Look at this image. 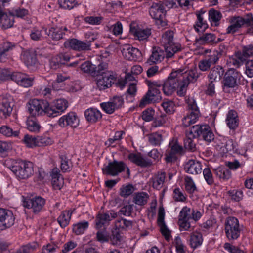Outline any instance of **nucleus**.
Returning a JSON list of instances; mask_svg holds the SVG:
<instances>
[{"label":"nucleus","instance_id":"obj_1","mask_svg":"<svg viewBox=\"0 0 253 253\" xmlns=\"http://www.w3.org/2000/svg\"><path fill=\"white\" fill-rule=\"evenodd\" d=\"M187 138L184 140L185 147L190 150L194 151L195 148V143L193 139L197 137H201L208 142H211L214 139V134L210 127L207 125H197L192 127L187 132Z\"/></svg>","mask_w":253,"mask_h":253},{"label":"nucleus","instance_id":"obj_2","mask_svg":"<svg viewBox=\"0 0 253 253\" xmlns=\"http://www.w3.org/2000/svg\"><path fill=\"white\" fill-rule=\"evenodd\" d=\"M4 165L19 179L28 178L34 172L33 165L30 162L7 159L5 161Z\"/></svg>","mask_w":253,"mask_h":253},{"label":"nucleus","instance_id":"obj_3","mask_svg":"<svg viewBox=\"0 0 253 253\" xmlns=\"http://www.w3.org/2000/svg\"><path fill=\"white\" fill-rule=\"evenodd\" d=\"M215 147L221 155L228 152L236 153L244 155L246 150L244 148H239L238 144L227 137L219 136L215 139Z\"/></svg>","mask_w":253,"mask_h":253},{"label":"nucleus","instance_id":"obj_4","mask_svg":"<svg viewBox=\"0 0 253 253\" xmlns=\"http://www.w3.org/2000/svg\"><path fill=\"white\" fill-rule=\"evenodd\" d=\"M160 42L164 48L167 58H172L175 54L181 50V44L173 40V32L172 31L165 32L162 36Z\"/></svg>","mask_w":253,"mask_h":253},{"label":"nucleus","instance_id":"obj_5","mask_svg":"<svg viewBox=\"0 0 253 253\" xmlns=\"http://www.w3.org/2000/svg\"><path fill=\"white\" fill-rule=\"evenodd\" d=\"M149 89L146 95L141 100L139 106L144 107L150 103H157L162 99V96L159 88L162 87V82L156 81L148 84Z\"/></svg>","mask_w":253,"mask_h":253},{"label":"nucleus","instance_id":"obj_6","mask_svg":"<svg viewBox=\"0 0 253 253\" xmlns=\"http://www.w3.org/2000/svg\"><path fill=\"white\" fill-rule=\"evenodd\" d=\"M28 111L32 116L48 117L49 102L43 99H33L30 100L27 104Z\"/></svg>","mask_w":253,"mask_h":253},{"label":"nucleus","instance_id":"obj_7","mask_svg":"<svg viewBox=\"0 0 253 253\" xmlns=\"http://www.w3.org/2000/svg\"><path fill=\"white\" fill-rule=\"evenodd\" d=\"M183 70H174L168 76V78L162 83V90L164 94L168 96H171L176 91L178 78L183 73Z\"/></svg>","mask_w":253,"mask_h":253},{"label":"nucleus","instance_id":"obj_8","mask_svg":"<svg viewBox=\"0 0 253 253\" xmlns=\"http://www.w3.org/2000/svg\"><path fill=\"white\" fill-rule=\"evenodd\" d=\"M230 25L227 28V33H234L242 26H249L253 24V16L251 14L246 15L244 17H233L230 19Z\"/></svg>","mask_w":253,"mask_h":253},{"label":"nucleus","instance_id":"obj_9","mask_svg":"<svg viewBox=\"0 0 253 253\" xmlns=\"http://www.w3.org/2000/svg\"><path fill=\"white\" fill-rule=\"evenodd\" d=\"M149 13L152 18L155 20L158 26L164 27L167 25L165 20L166 10L161 3H153L149 9Z\"/></svg>","mask_w":253,"mask_h":253},{"label":"nucleus","instance_id":"obj_10","mask_svg":"<svg viewBox=\"0 0 253 253\" xmlns=\"http://www.w3.org/2000/svg\"><path fill=\"white\" fill-rule=\"evenodd\" d=\"M68 102L65 99L60 98L54 100L51 103L49 102L48 117L54 118L63 113L68 107Z\"/></svg>","mask_w":253,"mask_h":253},{"label":"nucleus","instance_id":"obj_11","mask_svg":"<svg viewBox=\"0 0 253 253\" xmlns=\"http://www.w3.org/2000/svg\"><path fill=\"white\" fill-rule=\"evenodd\" d=\"M22 202L23 207L28 209H32L35 213L40 212L45 203V200L40 196H37L32 199L22 196Z\"/></svg>","mask_w":253,"mask_h":253},{"label":"nucleus","instance_id":"obj_12","mask_svg":"<svg viewBox=\"0 0 253 253\" xmlns=\"http://www.w3.org/2000/svg\"><path fill=\"white\" fill-rule=\"evenodd\" d=\"M13 107L12 97L8 94L0 96V118L5 119L10 116Z\"/></svg>","mask_w":253,"mask_h":253},{"label":"nucleus","instance_id":"obj_13","mask_svg":"<svg viewBox=\"0 0 253 253\" xmlns=\"http://www.w3.org/2000/svg\"><path fill=\"white\" fill-rule=\"evenodd\" d=\"M130 33L135 39L139 41H146L151 34V30L142 27L136 22H133L130 25Z\"/></svg>","mask_w":253,"mask_h":253},{"label":"nucleus","instance_id":"obj_14","mask_svg":"<svg viewBox=\"0 0 253 253\" xmlns=\"http://www.w3.org/2000/svg\"><path fill=\"white\" fill-rule=\"evenodd\" d=\"M242 78L241 74L236 70L231 68L226 73L224 79V89L236 86Z\"/></svg>","mask_w":253,"mask_h":253},{"label":"nucleus","instance_id":"obj_15","mask_svg":"<svg viewBox=\"0 0 253 253\" xmlns=\"http://www.w3.org/2000/svg\"><path fill=\"white\" fill-rule=\"evenodd\" d=\"M225 232L229 240L236 239L240 235L238 220L237 218L229 217L225 223Z\"/></svg>","mask_w":253,"mask_h":253},{"label":"nucleus","instance_id":"obj_16","mask_svg":"<svg viewBox=\"0 0 253 253\" xmlns=\"http://www.w3.org/2000/svg\"><path fill=\"white\" fill-rule=\"evenodd\" d=\"M114 81V76L112 72H105L104 74L98 76L96 84L99 90H104L110 87Z\"/></svg>","mask_w":253,"mask_h":253},{"label":"nucleus","instance_id":"obj_17","mask_svg":"<svg viewBox=\"0 0 253 253\" xmlns=\"http://www.w3.org/2000/svg\"><path fill=\"white\" fill-rule=\"evenodd\" d=\"M11 78L17 84L24 87H29L33 84L34 77L21 72L13 73Z\"/></svg>","mask_w":253,"mask_h":253},{"label":"nucleus","instance_id":"obj_18","mask_svg":"<svg viewBox=\"0 0 253 253\" xmlns=\"http://www.w3.org/2000/svg\"><path fill=\"white\" fill-rule=\"evenodd\" d=\"M79 119L75 113L71 112L61 117L58 121V124L61 127L67 126L76 127L79 126Z\"/></svg>","mask_w":253,"mask_h":253},{"label":"nucleus","instance_id":"obj_19","mask_svg":"<svg viewBox=\"0 0 253 253\" xmlns=\"http://www.w3.org/2000/svg\"><path fill=\"white\" fill-rule=\"evenodd\" d=\"M117 213L113 211H109L104 213H99L95 220V227L97 229L102 228L105 224L117 216Z\"/></svg>","mask_w":253,"mask_h":253},{"label":"nucleus","instance_id":"obj_20","mask_svg":"<svg viewBox=\"0 0 253 253\" xmlns=\"http://www.w3.org/2000/svg\"><path fill=\"white\" fill-rule=\"evenodd\" d=\"M125 164L122 162L114 161L102 168L104 173L115 176L125 170Z\"/></svg>","mask_w":253,"mask_h":253},{"label":"nucleus","instance_id":"obj_21","mask_svg":"<svg viewBox=\"0 0 253 253\" xmlns=\"http://www.w3.org/2000/svg\"><path fill=\"white\" fill-rule=\"evenodd\" d=\"M64 46L67 48L72 49L75 50H89L90 44L88 42L72 39L66 41L64 42Z\"/></svg>","mask_w":253,"mask_h":253},{"label":"nucleus","instance_id":"obj_22","mask_svg":"<svg viewBox=\"0 0 253 253\" xmlns=\"http://www.w3.org/2000/svg\"><path fill=\"white\" fill-rule=\"evenodd\" d=\"M123 56L128 60H136L141 55V52L130 45H125L122 50Z\"/></svg>","mask_w":253,"mask_h":253},{"label":"nucleus","instance_id":"obj_23","mask_svg":"<svg viewBox=\"0 0 253 253\" xmlns=\"http://www.w3.org/2000/svg\"><path fill=\"white\" fill-rule=\"evenodd\" d=\"M170 149L168 150L166 154V161L167 162H172L176 158V154L181 153L182 150V147L176 141H172L169 142Z\"/></svg>","mask_w":253,"mask_h":253},{"label":"nucleus","instance_id":"obj_24","mask_svg":"<svg viewBox=\"0 0 253 253\" xmlns=\"http://www.w3.org/2000/svg\"><path fill=\"white\" fill-rule=\"evenodd\" d=\"M51 183L55 190L61 189L64 185V179L57 168L52 169L50 172Z\"/></svg>","mask_w":253,"mask_h":253},{"label":"nucleus","instance_id":"obj_25","mask_svg":"<svg viewBox=\"0 0 253 253\" xmlns=\"http://www.w3.org/2000/svg\"><path fill=\"white\" fill-rule=\"evenodd\" d=\"M184 169L187 173L192 174H197L201 172L202 168L200 162L191 159L186 163L184 166Z\"/></svg>","mask_w":253,"mask_h":253},{"label":"nucleus","instance_id":"obj_26","mask_svg":"<svg viewBox=\"0 0 253 253\" xmlns=\"http://www.w3.org/2000/svg\"><path fill=\"white\" fill-rule=\"evenodd\" d=\"M2 224L1 230H4L12 226L15 221L13 212L8 210L2 209Z\"/></svg>","mask_w":253,"mask_h":253},{"label":"nucleus","instance_id":"obj_27","mask_svg":"<svg viewBox=\"0 0 253 253\" xmlns=\"http://www.w3.org/2000/svg\"><path fill=\"white\" fill-rule=\"evenodd\" d=\"M84 116L86 120L90 123L98 121L102 118V114L97 108L90 107L84 112Z\"/></svg>","mask_w":253,"mask_h":253},{"label":"nucleus","instance_id":"obj_28","mask_svg":"<svg viewBox=\"0 0 253 253\" xmlns=\"http://www.w3.org/2000/svg\"><path fill=\"white\" fill-rule=\"evenodd\" d=\"M20 58L28 68H30L31 66L35 65L36 62L35 53L30 50L23 51Z\"/></svg>","mask_w":253,"mask_h":253},{"label":"nucleus","instance_id":"obj_29","mask_svg":"<svg viewBox=\"0 0 253 253\" xmlns=\"http://www.w3.org/2000/svg\"><path fill=\"white\" fill-rule=\"evenodd\" d=\"M20 133L18 129H13L9 126L2 125L0 127V134L7 138H18Z\"/></svg>","mask_w":253,"mask_h":253},{"label":"nucleus","instance_id":"obj_30","mask_svg":"<svg viewBox=\"0 0 253 253\" xmlns=\"http://www.w3.org/2000/svg\"><path fill=\"white\" fill-rule=\"evenodd\" d=\"M226 122L230 129H234L237 128L239 125L237 113L234 110H230L227 114Z\"/></svg>","mask_w":253,"mask_h":253},{"label":"nucleus","instance_id":"obj_31","mask_svg":"<svg viewBox=\"0 0 253 253\" xmlns=\"http://www.w3.org/2000/svg\"><path fill=\"white\" fill-rule=\"evenodd\" d=\"M14 23L13 16L4 13L0 10V24L2 28L7 29L11 27Z\"/></svg>","mask_w":253,"mask_h":253},{"label":"nucleus","instance_id":"obj_32","mask_svg":"<svg viewBox=\"0 0 253 253\" xmlns=\"http://www.w3.org/2000/svg\"><path fill=\"white\" fill-rule=\"evenodd\" d=\"M67 28L62 27H56L51 28L47 33L48 36L52 39L59 40L62 38L64 31Z\"/></svg>","mask_w":253,"mask_h":253},{"label":"nucleus","instance_id":"obj_33","mask_svg":"<svg viewBox=\"0 0 253 253\" xmlns=\"http://www.w3.org/2000/svg\"><path fill=\"white\" fill-rule=\"evenodd\" d=\"M73 211H64L61 212L57 219L58 222L62 228L66 227L70 223Z\"/></svg>","mask_w":253,"mask_h":253},{"label":"nucleus","instance_id":"obj_34","mask_svg":"<svg viewBox=\"0 0 253 253\" xmlns=\"http://www.w3.org/2000/svg\"><path fill=\"white\" fill-rule=\"evenodd\" d=\"M199 115V110L190 111L189 113L183 119V125L185 126H188L190 125L195 123L198 120Z\"/></svg>","mask_w":253,"mask_h":253},{"label":"nucleus","instance_id":"obj_35","mask_svg":"<svg viewBox=\"0 0 253 253\" xmlns=\"http://www.w3.org/2000/svg\"><path fill=\"white\" fill-rule=\"evenodd\" d=\"M203 241V236L200 232L195 231L191 234L190 239V245L191 248L196 249L200 247Z\"/></svg>","mask_w":253,"mask_h":253},{"label":"nucleus","instance_id":"obj_36","mask_svg":"<svg viewBox=\"0 0 253 253\" xmlns=\"http://www.w3.org/2000/svg\"><path fill=\"white\" fill-rule=\"evenodd\" d=\"M189 84L188 81H185L183 79L181 80L180 78H178L176 88V93L178 96L181 97L185 95Z\"/></svg>","mask_w":253,"mask_h":253},{"label":"nucleus","instance_id":"obj_37","mask_svg":"<svg viewBox=\"0 0 253 253\" xmlns=\"http://www.w3.org/2000/svg\"><path fill=\"white\" fill-rule=\"evenodd\" d=\"M183 70V73L182 75L180 76V77L183 75V79H184L185 81H188V84L190 82H192L197 80L198 78V74L197 72V70L195 69L193 70H191L189 71L188 72L187 71H185V69H179L177 70Z\"/></svg>","mask_w":253,"mask_h":253},{"label":"nucleus","instance_id":"obj_38","mask_svg":"<svg viewBox=\"0 0 253 253\" xmlns=\"http://www.w3.org/2000/svg\"><path fill=\"white\" fill-rule=\"evenodd\" d=\"M164 52L160 49H153L151 55L149 59V63H157L160 62L164 58Z\"/></svg>","mask_w":253,"mask_h":253},{"label":"nucleus","instance_id":"obj_39","mask_svg":"<svg viewBox=\"0 0 253 253\" xmlns=\"http://www.w3.org/2000/svg\"><path fill=\"white\" fill-rule=\"evenodd\" d=\"M88 226L89 223L87 221L80 222L73 225V231L76 235H81L84 233Z\"/></svg>","mask_w":253,"mask_h":253},{"label":"nucleus","instance_id":"obj_40","mask_svg":"<svg viewBox=\"0 0 253 253\" xmlns=\"http://www.w3.org/2000/svg\"><path fill=\"white\" fill-rule=\"evenodd\" d=\"M27 128L31 132L38 133L42 126L35 119L28 118L26 122Z\"/></svg>","mask_w":253,"mask_h":253},{"label":"nucleus","instance_id":"obj_41","mask_svg":"<svg viewBox=\"0 0 253 253\" xmlns=\"http://www.w3.org/2000/svg\"><path fill=\"white\" fill-rule=\"evenodd\" d=\"M221 17L220 12L213 9H211L209 11V19L213 26H216L219 24Z\"/></svg>","mask_w":253,"mask_h":253},{"label":"nucleus","instance_id":"obj_42","mask_svg":"<svg viewBox=\"0 0 253 253\" xmlns=\"http://www.w3.org/2000/svg\"><path fill=\"white\" fill-rule=\"evenodd\" d=\"M129 160L132 163L140 166H146L147 163L140 153H130L128 155Z\"/></svg>","mask_w":253,"mask_h":253},{"label":"nucleus","instance_id":"obj_43","mask_svg":"<svg viewBox=\"0 0 253 253\" xmlns=\"http://www.w3.org/2000/svg\"><path fill=\"white\" fill-rule=\"evenodd\" d=\"M148 198L149 195L147 193L138 192L134 196L133 201L136 204L143 205L147 203Z\"/></svg>","mask_w":253,"mask_h":253},{"label":"nucleus","instance_id":"obj_44","mask_svg":"<svg viewBox=\"0 0 253 253\" xmlns=\"http://www.w3.org/2000/svg\"><path fill=\"white\" fill-rule=\"evenodd\" d=\"M215 171L216 175L220 179L227 180L231 177V172L230 170L224 167H219L215 169Z\"/></svg>","mask_w":253,"mask_h":253},{"label":"nucleus","instance_id":"obj_45","mask_svg":"<svg viewBox=\"0 0 253 253\" xmlns=\"http://www.w3.org/2000/svg\"><path fill=\"white\" fill-rule=\"evenodd\" d=\"M169 123V117L166 115L163 114L153 121L152 126L154 127H161Z\"/></svg>","mask_w":253,"mask_h":253},{"label":"nucleus","instance_id":"obj_46","mask_svg":"<svg viewBox=\"0 0 253 253\" xmlns=\"http://www.w3.org/2000/svg\"><path fill=\"white\" fill-rule=\"evenodd\" d=\"M70 57L68 54H61L56 57L53 58L50 61V64L51 66L64 64L67 63Z\"/></svg>","mask_w":253,"mask_h":253},{"label":"nucleus","instance_id":"obj_47","mask_svg":"<svg viewBox=\"0 0 253 253\" xmlns=\"http://www.w3.org/2000/svg\"><path fill=\"white\" fill-rule=\"evenodd\" d=\"M60 6L65 9L71 10L79 5L77 0H58Z\"/></svg>","mask_w":253,"mask_h":253},{"label":"nucleus","instance_id":"obj_48","mask_svg":"<svg viewBox=\"0 0 253 253\" xmlns=\"http://www.w3.org/2000/svg\"><path fill=\"white\" fill-rule=\"evenodd\" d=\"M38 147H45L54 143L53 138L46 136H37Z\"/></svg>","mask_w":253,"mask_h":253},{"label":"nucleus","instance_id":"obj_49","mask_svg":"<svg viewBox=\"0 0 253 253\" xmlns=\"http://www.w3.org/2000/svg\"><path fill=\"white\" fill-rule=\"evenodd\" d=\"M25 145L30 148L38 147L37 136L35 137L30 135H25L23 139Z\"/></svg>","mask_w":253,"mask_h":253},{"label":"nucleus","instance_id":"obj_50","mask_svg":"<svg viewBox=\"0 0 253 253\" xmlns=\"http://www.w3.org/2000/svg\"><path fill=\"white\" fill-rule=\"evenodd\" d=\"M184 185L186 191L192 194L196 190V185L193 179L189 176H186L184 178Z\"/></svg>","mask_w":253,"mask_h":253},{"label":"nucleus","instance_id":"obj_51","mask_svg":"<svg viewBox=\"0 0 253 253\" xmlns=\"http://www.w3.org/2000/svg\"><path fill=\"white\" fill-rule=\"evenodd\" d=\"M219 41V39L216 40L214 35L212 33H206L198 40V42L200 43H205L211 42H217Z\"/></svg>","mask_w":253,"mask_h":253},{"label":"nucleus","instance_id":"obj_52","mask_svg":"<svg viewBox=\"0 0 253 253\" xmlns=\"http://www.w3.org/2000/svg\"><path fill=\"white\" fill-rule=\"evenodd\" d=\"M39 247L37 242H32L20 248L17 251V253H30Z\"/></svg>","mask_w":253,"mask_h":253},{"label":"nucleus","instance_id":"obj_53","mask_svg":"<svg viewBox=\"0 0 253 253\" xmlns=\"http://www.w3.org/2000/svg\"><path fill=\"white\" fill-rule=\"evenodd\" d=\"M135 190V188L132 184L124 185L120 189V195L123 197H127L130 195Z\"/></svg>","mask_w":253,"mask_h":253},{"label":"nucleus","instance_id":"obj_54","mask_svg":"<svg viewBox=\"0 0 253 253\" xmlns=\"http://www.w3.org/2000/svg\"><path fill=\"white\" fill-rule=\"evenodd\" d=\"M161 105L164 110L168 114H172L175 111V105L174 102L171 100H165Z\"/></svg>","mask_w":253,"mask_h":253},{"label":"nucleus","instance_id":"obj_55","mask_svg":"<svg viewBox=\"0 0 253 253\" xmlns=\"http://www.w3.org/2000/svg\"><path fill=\"white\" fill-rule=\"evenodd\" d=\"M173 244L177 253H185L186 247L179 236L175 237Z\"/></svg>","mask_w":253,"mask_h":253},{"label":"nucleus","instance_id":"obj_56","mask_svg":"<svg viewBox=\"0 0 253 253\" xmlns=\"http://www.w3.org/2000/svg\"><path fill=\"white\" fill-rule=\"evenodd\" d=\"M165 178L164 173H161L154 176L153 179V187L157 189H160L163 186Z\"/></svg>","mask_w":253,"mask_h":253},{"label":"nucleus","instance_id":"obj_57","mask_svg":"<svg viewBox=\"0 0 253 253\" xmlns=\"http://www.w3.org/2000/svg\"><path fill=\"white\" fill-rule=\"evenodd\" d=\"M163 140L162 135L158 132L152 133L149 136V141L153 145H160Z\"/></svg>","mask_w":253,"mask_h":253},{"label":"nucleus","instance_id":"obj_58","mask_svg":"<svg viewBox=\"0 0 253 253\" xmlns=\"http://www.w3.org/2000/svg\"><path fill=\"white\" fill-rule=\"evenodd\" d=\"M81 68L84 72L95 74L96 67L89 61L85 62L82 64Z\"/></svg>","mask_w":253,"mask_h":253},{"label":"nucleus","instance_id":"obj_59","mask_svg":"<svg viewBox=\"0 0 253 253\" xmlns=\"http://www.w3.org/2000/svg\"><path fill=\"white\" fill-rule=\"evenodd\" d=\"M13 45L9 42H5L0 46V61H4L5 52L11 49Z\"/></svg>","mask_w":253,"mask_h":253},{"label":"nucleus","instance_id":"obj_60","mask_svg":"<svg viewBox=\"0 0 253 253\" xmlns=\"http://www.w3.org/2000/svg\"><path fill=\"white\" fill-rule=\"evenodd\" d=\"M137 92V87L135 83H130L128 85V88L127 90V95L126 99L129 102L132 101V97H134Z\"/></svg>","mask_w":253,"mask_h":253},{"label":"nucleus","instance_id":"obj_61","mask_svg":"<svg viewBox=\"0 0 253 253\" xmlns=\"http://www.w3.org/2000/svg\"><path fill=\"white\" fill-rule=\"evenodd\" d=\"M208 27L206 22L204 21L200 15L198 16L197 21L195 26V30L198 32H202Z\"/></svg>","mask_w":253,"mask_h":253},{"label":"nucleus","instance_id":"obj_62","mask_svg":"<svg viewBox=\"0 0 253 253\" xmlns=\"http://www.w3.org/2000/svg\"><path fill=\"white\" fill-rule=\"evenodd\" d=\"M116 226L119 228L127 229L131 227L132 222L126 219L121 218L116 222Z\"/></svg>","mask_w":253,"mask_h":253},{"label":"nucleus","instance_id":"obj_63","mask_svg":"<svg viewBox=\"0 0 253 253\" xmlns=\"http://www.w3.org/2000/svg\"><path fill=\"white\" fill-rule=\"evenodd\" d=\"M154 115V110L151 108H148L143 112L142 118L145 121L150 122L153 120Z\"/></svg>","mask_w":253,"mask_h":253},{"label":"nucleus","instance_id":"obj_64","mask_svg":"<svg viewBox=\"0 0 253 253\" xmlns=\"http://www.w3.org/2000/svg\"><path fill=\"white\" fill-rule=\"evenodd\" d=\"M186 195L178 188L173 191V198L176 201L184 202L186 200Z\"/></svg>","mask_w":253,"mask_h":253}]
</instances>
